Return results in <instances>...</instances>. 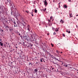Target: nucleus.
I'll return each mask as SVG.
<instances>
[{
	"label": "nucleus",
	"instance_id": "nucleus-24",
	"mask_svg": "<svg viewBox=\"0 0 78 78\" xmlns=\"http://www.w3.org/2000/svg\"><path fill=\"white\" fill-rule=\"evenodd\" d=\"M51 45H52V47H53V46H54V45H53L52 43L51 44Z\"/></svg>",
	"mask_w": 78,
	"mask_h": 78
},
{
	"label": "nucleus",
	"instance_id": "nucleus-51",
	"mask_svg": "<svg viewBox=\"0 0 78 78\" xmlns=\"http://www.w3.org/2000/svg\"><path fill=\"white\" fill-rule=\"evenodd\" d=\"M78 15H76V16H78Z\"/></svg>",
	"mask_w": 78,
	"mask_h": 78
},
{
	"label": "nucleus",
	"instance_id": "nucleus-19",
	"mask_svg": "<svg viewBox=\"0 0 78 78\" xmlns=\"http://www.w3.org/2000/svg\"><path fill=\"white\" fill-rule=\"evenodd\" d=\"M42 60H43V58L41 59L40 61H41V62H43V61H42Z\"/></svg>",
	"mask_w": 78,
	"mask_h": 78
},
{
	"label": "nucleus",
	"instance_id": "nucleus-48",
	"mask_svg": "<svg viewBox=\"0 0 78 78\" xmlns=\"http://www.w3.org/2000/svg\"><path fill=\"white\" fill-rule=\"evenodd\" d=\"M21 39H22V36L21 37Z\"/></svg>",
	"mask_w": 78,
	"mask_h": 78
},
{
	"label": "nucleus",
	"instance_id": "nucleus-50",
	"mask_svg": "<svg viewBox=\"0 0 78 78\" xmlns=\"http://www.w3.org/2000/svg\"><path fill=\"white\" fill-rule=\"evenodd\" d=\"M44 2H47V0H45V1Z\"/></svg>",
	"mask_w": 78,
	"mask_h": 78
},
{
	"label": "nucleus",
	"instance_id": "nucleus-14",
	"mask_svg": "<svg viewBox=\"0 0 78 78\" xmlns=\"http://www.w3.org/2000/svg\"><path fill=\"white\" fill-rule=\"evenodd\" d=\"M27 37V35H24L23 37L24 38V39H26V37Z\"/></svg>",
	"mask_w": 78,
	"mask_h": 78
},
{
	"label": "nucleus",
	"instance_id": "nucleus-26",
	"mask_svg": "<svg viewBox=\"0 0 78 78\" xmlns=\"http://www.w3.org/2000/svg\"><path fill=\"white\" fill-rule=\"evenodd\" d=\"M30 45H31V47H33V44H30Z\"/></svg>",
	"mask_w": 78,
	"mask_h": 78
},
{
	"label": "nucleus",
	"instance_id": "nucleus-55",
	"mask_svg": "<svg viewBox=\"0 0 78 78\" xmlns=\"http://www.w3.org/2000/svg\"><path fill=\"white\" fill-rule=\"evenodd\" d=\"M2 32H3V30H2Z\"/></svg>",
	"mask_w": 78,
	"mask_h": 78
},
{
	"label": "nucleus",
	"instance_id": "nucleus-10",
	"mask_svg": "<svg viewBox=\"0 0 78 78\" xmlns=\"http://www.w3.org/2000/svg\"><path fill=\"white\" fill-rule=\"evenodd\" d=\"M60 22H61L62 23H64V21L63 20H62L60 21Z\"/></svg>",
	"mask_w": 78,
	"mask_h": 78
},
{
	"label": "nucleus",
	"instance_id": "nucleus-45",
	"mask_svg": "<svg viewBox=\"0 0 78 78\" xmlns=\"http://www.w3.org/2000/svg\"><path fill=\"white\" fill-rule=\"evenodd\" d=\"M5 44L7 45V44H8V43H7V42H5Z\"/></svg>",
	"mask_w": 78,
	"mask_h": 78
},
{
	"label": "nucleus",
	"instance_id": "nucleus-39",
	"mask_svg": "<svg viewBox=\"0 0 78 78\" xmlns=\"http://www.w3.org/2000/svg\"><path fill=\"white\" fill-rule=\"evenodd\" d=\"M76 28H78V26H77V25H76Z\"/></svg>",
	"mask_w": 78,
	"mask_h": 78
},
{
	"label": "nucleus",
	"instance_id": "nucleus-5",
	"mask_svg": "<svg viewBox=\"0 0 78 78\" xmlns=\"http://www.w3.org/2000/svg\"><path fill=\"white\" fill-rule=\"evenodd\" d=\"M14 14H15V13L14 12L12 11L11 12V15L14 16Z\"/></svg>",
	"mask_w": 78,
	"mask_h": 78
},
{
	"label": "nucleus",
	"instance_id": "nucleus-18",
	"mask_svg": "<svg viewBox=\"0 0 78 78\" xmlns=\"http://www.w3.org/2000/svg\"><path fill=\"white\" fill-rule=\"evenodd\" d=\"M15 12H17V9H16V8L15 9Z\"/></svg>",
	"mask_w": 78,
	"mask_h": 78
},
{
	"label": "nucleus",
	"instance_id": "nucleus-52",
	"mask_svg": "<svg viewBox=\"0 0 78 78\" xmlns=\"http://www.w3.org/2000/svg\"><path fill=\"white\" fill-rule=\"evenodd\" d=\"M50 19H51V17H50Z\"/></svg>",
	"mask_w": 78,
	"mask_h": 78
},
{
	"label": "nucleus",
	"instance_id": "nucleus-23",
	"mask_svg": "<svg viewBox=\"0 0 78 78\" xmlns=\"http://www.w3.org/2000/svg\"><path fill=\"white\" fill-rule=\"evenodd\" d=\"M62 36H63V37H65V34H63Z\"/></svg>",
	"mask_w": 78,
	"mask_h": 78
},
{
	"label": "nucleus",
	"instance_id": "nucleus-8",
	"mask_svg": "<svg viewBox=\"0 0 78 78\" xmlns=\"http://www.w3.org/2000/svg\"><path fill=\"white\" fill-rule=\"evenodd\" d=\"M55 31L57 32V31H59V30H58V29L57 28H56L55 30Z\"/></svg>",
	"mask_w": 78,
	"mask_h": 78
},
{
	"label": "nucleus",
	"instance_id": "nucleus-37",
	"mask_svg": "<svg viewBox=\"0 0 78 78\" xmlns=\"http://www.w3.org/2000/svg\"><path fill=\"white\" fill-rule=\"evenodd\" d=\"M21 55H22V53H23V52L22 51H21Z\"/></svg>",
	"mask_w": 78,
	"mask_h": 78
},
{
	"label": "nucleus",
	"instance_id": "nucleus-11",
	"mask_svg": "<svg viewBox=\"0 0 78 78\" xmlns=\"http://www.w3.org/2000/svg\"><path fill=\"white\" fill-rule=\"evenodd\" d=\"M37 10L36 9H34V12L35 13H37Z\"/></svg>",
	"mask_w": 78,
	"mask_h": 78
},
{
	"label": "nucleus",
	"instance_id": "nucleus-16",
	"mask_svg": "<svg viewBox=\"0 0 78 78\" xmlns=\"http://www.w3.org/2000/svg\"><path fill=\"white\" fill-rule=\"evenodd\" d=\"M54 59H55L56 60H57V61H59V60H58V59H57V58H55Z\"/></svg>",
	"mask_w": 78,
	"mask_h": 78
},
{
	"label": "nucleus",
	"instance_id": "nucleus-31",
	"mask_svg": "<svg viewBox=\"0 0 78 78\" xmlns=\"http://www.w3.org/2000/svg\"><path fill=\"white\" fill-rule=\"evenodd\" d=\"M64 66H65V67H67V65H65Z\"/></svg>",
	"mask_w": 78,
	"mask_h": 78
},
{
	"label": "nucleus",
	"instance_id": "nucleus-12",
	"mask_svg": "<svg viewBox=\"0 0 78 78\" xmlns=\"http://www.w3.org/2000/svg\"><path fill=\"white\" fill-rule=\"evenodd\" d=\"M48 23H50V22H51V20H48Z\"/></svg>",
	"mask_w": 78,
	"mask_h": 78
},
{
	"label": "nucleus",
	"instance_id": "nucleus-33",
	"mask_svg": "<svg viewBox=\"0 0 78 78\" xmlns=\"http://www.w3.org/2000/svg\"><path fill=\"white\" fill-rule=\"evenodd\" d=\"M61 4V2H59V3H58V5H60V4Z\"/></svg>",
	"mask_w": 78,
	"mask_h": 78
},
{
	"label": "nucleus",
	"instance_id": "nucleus-63",
	"mask_svg": "<svg viewBox=\"0 0 78 78\" xmlns=\"http://www.w3.org/2000/svg\"><path fill=\"white\" fill-rule=\"evenodd\" d=\"M11 63H12V62H11Z\"/></svg>",
	"mask_w": 78,
	"mask_h": 78
},
{
	"label": "nucleus",
	"instance_id": "nucleus-13",
	"mask_svg": "<svg viewBox=\"0 0 78 78\" xmlns=\"http://www.w3.org/2000/svg\"><path fill=\"white\" fill-rule=\"evenodd\" d=\"M76 66V68H78V64H75Z\"/></svg>",
	"mask_w": 78,
	"mask_h": 78
},
{
	"label": "nucleus",
	"instance_id": "nucleus-46",
	"mask_svg": "<svg viewBox=\"0 0 78 78\" xmlns=\"http://www.w3.org/2000/svg\"><path fill=\"white\" fill-rule=\"evenodd\" d=\"M56 9H58V8H56Z\"/></svg>",
	"mask_w": 78,
	"mask_h": 78
},
{
	"label": "nucleus",
	"instance_id": "nucleus-47",
	"mask_svg": "<svg viewBox=\"0 0 78 78\" xmlns=\"http://www.w3.org/2000/svg\"><path fill=\"white\" fill-rule=\"evenodd\" d=\"M60 53H61V54L62 53V52H61Z\"/></svg>",
	"mask_w": 78,
	"mask_h": 78
},
{
	"label": "nucleus",
	"instance_id": "nucleus-61",
	"mask_svg": "<svg viewBox=\"0 0 78 78\" xmlns=\"http://www.w3.org/2000/svg\"><path fill=\"white\" fill-rule=\"evenodd\" d=\"M16 27H17V26H16Z\"/></svg>",
	"mask_w": 78,
	"mask_h": 78
},
{
	"label": "nucleus",
	"instance_id": "nucleus-38",
	"mask_svg": "<svg viewBox=\"0 0 78 78\" xmlns=\"http://www.w3.org/2000/svg\"><path fill=\"white\" fill-rule=\"evenodd\" d=\"M55 0H53V2L54 3H55Z\"/></svg>",
	"mask_w": 78,
	"mask_h": 78
},
{
	"label": "nucleus",
	"instance_id": "nucleus-49",
	"mask_svg": "<svg viewBox=\"0 0 78 78\" xmlns=\"http://www.w3.org/2000/svg\"><path fill=\"white\" fill-rule=\"evenodd\" d=\"M22 35H20V37H22Z\"/></svg>",
	"mask_w": 78,
	"mask_h": 78
},
{
	"label": "nucleus",
	"instance_id": "nucleus-30",
	"mask_svg": "<svg viewBox=\"0 0 78 78\" xmlns=\"http://www.w3.org/2000/svg\"><path fill=\"white\" fill-rule=\"evenodd\" d=\"M53 34H54V35H55V34H56V33L54 32V33H53Z\"/></svg>",
	"mask_w": 78,
	"mask_h": 78
},
{
	"label": "nucleus",
	"instance_id": "nucleus-42",
	"mask_svg": "<svg viewBox=\"0 0 78 78\" xmlns=\"http://www.w3.org/2000/svg\"><path fill=\"white\" fill-rule=\"evenodd\" d=\"M32 16H34V15H33V14H32Z\"/></svg>",
	"mask_w": 78,
	"mask_h": 78
},
{
	"label": "nucleus",
	"instance_id": "nucleus-35",
	"mask_svg": "<svg viewBox=\"0 0 78 78\" xmlns=\"http://www.w3.org/2000/svg\"><path fill=\"white\" fill-rule=\"evenodd\" d=\"M16 22H14V25H16Z\"/></svg>",
	"mask_w": 78,
	"mask_h": 78
},
{
	"label": "nucleus",
	"instance_id": "nucleus-43",
	"mask_svg": "<svg viewBox=\"0 0 78 78\" xmlns=\"http://www.w3.org/2000/svg\"><path fill=\"white\" fill-rule=\"evenodd\" d=\"M36 64H38V63L37 62H36Z\"/></svg>",
	"mask_w": 78,
	"mask_h": 78
},
{
	"label": "nucleus",
	"instance_id": "nucleus-60",
	"mask_svg": "<svg viewBox=\"0 0 78 78\" xmlns=\"http://www.w3.org/2000/svg\"><path fill=\"white\" fill-rule=\"evenodd\" d=\"M74 19H76V18L74 17Z\"/></svg>",
	"mask_w": 78,
	"mask_h": 78
},
{
	"label": "nucleus",
	"instance_id": "nucleus-4",
	"mask_svg": "<svg viewBox=\"0 0 78 78\" xmlns=\"http://www.w3.org/2000/svg\"><path fill=\"white\" fill-rule=\"evenodd\" d=\"M38 70V69H35L34 70V72H35V73H37V71Z\"/></svg>",
	"mask_w": 78,
	"mask_h": 78
},
{
	"label": "nucleus",
	"instance_id": "nucleus-32",
	"mask_svg": "<svg viewBox=\"0 0 78 78\" xmlns=\"http://www.w3.org/2000/svg\"><path fill=\"white\" fill-rule=\"evenodd\" d=\"M69 2H72V1H71V0H69Z\"/></svg>",
	"mask_w": 78,
	"mask_h": 78
},
{
	"label": "nucleus",
	"instance_id": "nucleus-41",
	"mask_svg": "<svg viewBox=\"0 0 78 78\" xmlns=\"http://www.w3.org/2000/svg\"><path fill=\"white\" fill-rule=\"evenodd\" d=\"M55 69V68H52V70H53V69Z\"/></svg>",
	"mask_w": 78,
	"mask_h": 78
},
{
	"label": "nucleus",
	"instance_id": "nucleus-57",
	"mask_svg": "<svg viewBox=\"0 0 78 78\" xmlns=\"http://www.w3.org/2000/svg\"><path fill=\"white\" fill-rule=\"evenodd\" d=\"M19 35H20V34H19Z\"/></svg>",
	"mask_w": 78,
	"mask_h": 78
},
{
	"label": "nucleus",
	"instance_id": "nucleus-9",
	"mask_svg": "<svg viewBox=\"0 0 78 78\" xmlns=\"http://www.w3.org/2000/svg\"><path fill=\"white\" fill-rule=\"evenodd\" d=\"M0 45H1L2 47H3V43H2L1 42H0Z\"/></svg>",
	"mask_w": 78,
	"mask_h": 78
},
{
	"label": "nucleus",
	"instance_id": "nucleus-53",
	"mask_svg": "<svg viewBox=\"0 0 78 78\" xmlns=\"http://www.w3.org/2000/svg\"><path fill=\"white\" fill-rule=\"evenodd\" d=\"M14 26L15 27H16V25H15Z\"/></svg>",
	"mask_w": 78,
	"mask_h": 78
},
{
	"label": "nucleus",
	"instance_id": "nucleus-29",
	"mask_svg": "<svg viewBox=\"0 0 78 78\" xmlns=\"http://www.w3.org/2000/svg\"><path fill=\"white\" fill-rule=\"evenodd\" d=\"M26 12H27V13H28V12H29L28 11H26Z\"/></svg>",
	"mask_w": 78,
	"mask_h": 78
},
{
	"label": "nucleus",
	"instance_id": "nucleus-22",
	"mask_svg": "<svg viewBox=\"0 0 78 78\" xmlns=\"http://www.w3.org/2000/svg\"><path fill=\"white\" fill-rule=\"evenodd\" d=\"M26 40H27V41H28V37H26V38H25Z\"/></svg>",
	"mask_w": 78,
	"mask_h": 78
},
{
	"label": "nucleus",
	"instance_id": "nucleus-44",
	"mask_svg": "<svg viewBox=\"0 0 78 78\" xmlns=\"http://www.w3.org/2000/svg\"><path fill=\"white\" fill-rule=\"evenodd\" d=\"M13 5V4H11V5L12 6Z\"/></svg>",
	"mask_w": 78,
	"mask_h": 78
},
{
	"label": "nucleus",
	"instance_id": "nucleus-62",
	"mask_svg": "<svg viewBox=\"0 0 78 78\" xmlns=\"http://www.w3.org/2000/svg\"><path fill=\"white\" fill-rule=\"evenodd\" d=\"M39 25L41 26V24H39Z\"/></svg>",
	"mask_w": 78,
	"mask_h": 78
},
{
	"label": "nucleus",
	"instance_id": "nucleus-15",
	"mask_svg": "<svg viewBox=\"0 0 78 78\" xmlns=\"http://www.w3.org/2000/svg\"><path fill=\"white\" fill-rule=\"evenodd\" d=\"M64 7L65 8H66L67 7V5H64Z\"/></svg>",
	"mask_w": 78,
	"mask_h": 78
},
{
	"label": "nucleus",
	"instance_id": "nucleus-20",
	"mask_svg": "<svg viewBox=\"0 0 78 78\" xmlns=\"http://www.w3.org/2000/svg\"><path fill=\"white\" fill-rule=\"evenodd\" d=\"M9 30H10V31H12V29H11L10 28H9Z\"/></svg>",
	"mask_w": 78,
	"mask_h": 78
},
{
	"label": "nucleus",
	"instance_id": "nucleus-6",
	"mask_svg": "<svg viewBox=\"0 0 78 78\" xmlns=\"http://www.w3.org/2000/svg\"><path fill=\"white\" fill-rule=\"evenodd\" d=\"M69 18H70V17H72L73 16H72V13L70 14V13H69Z\"/></svg>",
	"mask_w": 78,
	"mask_h": 78
},
{
	"label": "nucleus",
	"instance_id": "nucleus-64",
	"mask_svg": "<svg viewBox=\"0 0 78 78\" xmlns=\"http://www.w3.org/2000/svg\"><path fill=\"white\" fill-rule=\"evenodd\" d=\"M49 26H50V24H49Z\"/></svg>",
	"mask_w": 78,
	"mask_h": 78
},
{
	"label": "nucleus",
	"instance_id": "nucleus-25",
	"mask_svg": "<svg viewBox=\"0 0 78 78\" xmlns=\"http://www.w3.org/2000/svg\"><path fill=\"white\" fill-rule=\"evenodd\" d=\"M9 4H11V1H9Z\"/></svg>",
	"mask_w": 78,
	"mask_h": 78
},
{
	"label": "nucleus",
	"instance_id": "nucleus-7",
	"mask_svg": "<svg viewBox=\"0 0 78 78\" xmlns=\"http://www.w3.org/2000/svg\"><path fill=\"white\" fill-rule=\"evenodd\" d=\"M5 28L6 29L7 31L8 30V28L9 29V27L8 26H6L5 27Z\"/></svg>",
	"mask_w": 78,
	"mask_h": 78
},
{
	"label": "nucleus",
	"instance_id": "nucleus-36",
	"mask_svg": "<svg viewBox=\"0 0 78 78\" xmlns=\"http://www.w3.org/2000/svg\"><path fill=\"white\" fill-rule=\"evenodd\" d=\"M53 64H56V63H55V62H54Z\"/></svg>",
	"mask_w": 78,
	"mask_h": 78
},
{
	"label": "nucleus",
	"instance_id": "nucleus-27",
	"mask_svg": "<svg viewBox=\"0 0 78 78\" xmlns=\"http://www.w3.org/2000/svg\"><path fill=\"white\" fill-rule=\"evenodd\" d=\"M61 8V6H60V5H59L58 6V8Z\"/></svg>",
	"mask_w": 78,
	"mask_h": 78
},
{
	"label": "nucleus",
	"instance_id": "nucleus-1",
	"mask_svg": "<svg viewBox=\"0 0 78 78\" xmlns=\"http://www.w3.org/2000/svg\"><path fill=\"white\" fill-rule=\"evenodd\" d=\"M69 69L70 71H72V70H74V69L73 68V66H72V65L69 64Z\"/></svg>",
	"mask_w": 78,
	"mask_h": 78
},
{
	"label": "nucleus",
	"instance_id": "nucleus-54",
	"mask_svg": "<svg viewBox=\"0 0 78 78\" xmlns=\"http://www.w3.org/2000/svg\"><path fill=\"white\" fill-rule=\"evenodd\" d=\"M52 29H54V28L53 27H52Z\"/></svg>",
	"mask_w": 78,
	"mask_h": 78
},
{
	"label": "nucleus",
	"instance_id": "nucleus-2",
	"mask_svg": "<svg viewBox=\"0 0 78 78\" xmlns=\"http://www.w3.org/2000/svg\"><path fill=\"white\" fill-rule=\"evenodd\" d=\"M27 28L28 30L30 31V30H31V27H30V25H28L27 27Z\"/></svg>",
	"mask_w": 78,
	"mask_h": 78
},
{
	"label": "nucleus",
	"instance_id": "nucleus-3",
	"mask_svg": "<svg viewBox=\"0 0 78 78\" xmlns=\"http://www.w3.org/2000/svg\"><path fill=\"white\" fill-rule=\"evenodd\" d=\"M44 5H45V6L47 5V4H48V3H47V2L46 1H44Z\"/></svg>",
	"mask_w": 78,
	"mask_h": 78
},
{
	"label": "nucleus",
	"instance_id": "nucleus-28",
	"mask_svg": "<svg viewBox=\"0 0 78 78\" xmlns=\"http://www.w3.org/2000/svg\"><path fill=\"white\" fill-rule=\"evenodd\" d=\"M66 32H68V33H69V31H68V30H67L66 31Z\"/></svg>",
	"mask_w": 78,
	"mask_h": 78
},
{
	"label": "nucleus",
	"instance_id": "nucleus-56",
	"mask_svg": "<svg viewBox=\"0 0 78 78\" xmlns=\"http://www.w3.org/2000/svg\"><path fill=\"white\" fill-rule=\"evenodd\" d=\"M7 2H8V0H7Z\"/></svg>",
	"mask_w": 78,
	"mask_h": 78
},
{
	"label": "nucleus",
	"instance_id": "nucleus-21",
	"mask_svg": "<svg viewBox=\"0 0 78 78\" xmlns=\"http://www.w3.org/2000/svg\"><path fill=\"white\" fill-rule=\"evenodd\" d=\"M43 11H46V8H45L44 9H44H43Z\"/></svg>",
	"mask_w": 78,
	"mask_h": 78
},
{
	"label": "nucleus",
	"instance_id": "nucleus-17",
	"mask_svg": "<svg viewBox=\"0 0 78 78\" xmlns=\"http://www.w3.org/2000/svg\"><path fill=\"white\" fill-rule=\"evenodd\" d=\"M56 53H58V55H59V51H58L56 50Z\"/></svg>",
	"mask_w": 78,
	"mask_h": 78
},
{
	"label": "nucleus",
	"instance_id": "nucleus-59",
	"mask_svg": "<svg viewBox=\"0 0 78 78\" xmlns=\"http://www.w3.org/2000/svg\"><path fill=\"white\" fill-rule=\"evenodd\" d=\"M71 75H72V74H70Z\"/></svg>",
	"mask_w": 78,
	"mask_h": 78
},
{
	"label": "nucleus",
	"instance_id": "nucleus-40",
	"mask_svg": "<svg viewBox=\"0 0 78 78\" xmlns=\"http://www.w3.org/2000/svg\"><path fill=\"white\" fill-rule=\"evenodd\" d=\"M30 64H31V63H30L29 65H30Z\"/></svg>",
	"mask_w": 78,
	"mask_h": 78
},
{
	"label": "nucleus",
	"instance_id": "nucleus-58",
	"mask_svg": "<svg viewBox=\"0 0 78 78\" xmlns=\"http://www.w3.org/2000/svg\"><path fill=\"white\" fill-rule=\"evenodd\" d=\"M32 39H33V37H32Z\"/></svg>",
	"mask_w": 78,
	"mask_h": 78
},
{
	"label": "nucleus",
	"instance_id": "nucleus-34",
	"mask_svg": "<svg viewBox=\"0 0 78 78\" xmlns=\"http://www.w3.org/2000/svg\"><path fill=\"white\" fill-rule=\"evenodd\" d=\"M69 33H70V31H69Z\"/></svg>",
	"mask_w": 78,
	"mask_h": 78
}]
</instances>
